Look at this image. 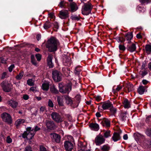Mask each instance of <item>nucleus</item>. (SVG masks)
I'll return each mask as SVG.
<instances>
[{
  "label": "nucleus",
  "instance_id": "1",
  "mask_svg": "<svg viewBox=\"0 0 151 151\" xmlns=\"http://www.w3.org/2000/svg\"><path fill=\"white\" fill-rule=\"evenodd\" d=\"M59 45L58 41L54 37H51L47 41L46 47L50 52L56 51L57 49L58 46Z\"/></svg>",
  "mask_w": 151,
  "mask_h": 151
},
{
  "label": "nucleus",
  "instance_id": "2",
  "mask_svg": "<svg viewBox=\"0 0 151 151\" xmlns=\"http://www.w3.org/2000/svg\"><path fill=\"white\" fill-rule=\"evenodd\" d=\"M58 87L59 91L63 93H68L71 91V83H68L65 85L60 83L58 84Z\"/></svg>",
  "mask_w": 151,
  "mask_h": 151
},
{
  "label": "nucleus",
  "instance_id": "3",
  "mask_svg": "<svg viewBox=\"0 0 151 151\" xmlns=\"http://www.w3.org/2000/svg\"><path fill=\"white\" fill-rule=\"evenodd\" d=\"M92 9V6L91 3H84L82 8V13L83 15H87L91 13Z\"/></svg>",
  "mask_w": 151,
  "mask_h": 151
},
{
  "label": "nucleus",
  "instance_id": "4",
  "mask_svg": "<svg viewBox=\"0 0 151 151\" xmlns=\"http://www.w3.org/2000/svg\"><path fill=\"white\" fill-rule=\"evenodd\" d=\"M26 129V131L23 134L22 137L24 138H26L28 139H31L35 134V132H33V129L29 127H28Z\"/></svg>",
  "mask_w": 151,
  "mask_h": 151
},
{
  "label": "nucleus",
  "instance_id": "5",
  "mask_svg": "<svg viewBox=\"0 0 151 151\" xmlns=\"http://www.w3.org/2000/svg\"><path fill=\"white\" fill-rule=\"evenodd\" d=\"M1 117L3 121L8 124H11L12 122V117L10 114L6 112H4L1 114Z\"/></svg>",
  "mask_w": 151,
  "mask_h": 151
},
{
  "label": "nucleus",
  "instance_id": "6",
  "mask_svg": "<svg viewBox=\"0 0 151 151\" xmlns=\"http://www.w3.org/2000/svg\"><path fill=\"white\" fill-rule=\"evenodd\" d=\"M52 77L56 82L60 81L62 79L61 73L57 70H54L52 72Z\"/></svg>",
  "mask_w": 151,
  "mask_h": 151
},
{
  "label": "nucleus",
  "instance_id": "7",
  "mask_svg": "<svg viewBox=\"0 0 151 151\" xmlns=\"http://www.w3.org/2000/svg\"><path fill=\"white\" fill-rule=\"evenodd\" d=\"M51 115L52 119L57 122H60L63 121V119L60 115L56 112L52 113Z\"/></svg>",
  "mask_w": 151,
  "mask_h": 151
},
{
  "label": "nucleus",
  "instance_id": "8",
  "mask_svg": "<svg viewBox=\"0 0 151 151\" xmlns=\"http://www.w3.org/2000/svg\"><path fill=\"white\" fill-rule=\"evenodd\" d=\"M105 140L102 135H99L96 137L95 139V142L96 145H100L104 143Z\"/></svg>",
  "mask_w": 151,
  "mask_h": 151
},
{
  "label": "nucleus",
  "instance_id": "9",
  "mask_svg": "<svg viewBox=\"0 0 151 151\" xmlns=\"http://www.w3.org/2000/svg\"><path fill=\"white\" fill-rule=\"evenodd\" d=\"M50 136L53 141H54L57 143H59L60 142L61 137L59 134L53 133L50 134Z\"/></svg>",
  "mask_w": 151,
  "mask_h": 151
},
{
  "label": "nucleus",
  "instance_id": "10",
  "mask_svg": "<svg viewBox=\"0 0 151 151\" xmlns=\"http://www.w3.org/2000/svg\"><path fill=\"white\" fill-rule=\"evenodd\" d=\"M64 144L65 149L67 151H71L73 148V145L71 142L65 141Z\"/></svg>",
  "mask_w": 151,
  "mask_h": 151
},
{
  "label": "nucleus",
  "instance_id": "11",
  "mask_svg": "<svg viewBox=\"0 0 151 151\" xmlns=\"http://www.w3.org/2000/svg\"><path fill=\"white\" fill-rule=\"evenodd\" d=\"M45 124L48 129L53 130L55 128V124L52 121L46 120L45 121Z\"/></svg>",
  "mask_w": 151,
  "mask_h": 151
},
{
  "label": "nucleus",
  "instance_id": "12",
  "mask_svg": "<svg viewBox=\"0 0 151 151\" xmlns=\"http://www.w3.org/2000/svg\"><path fill=\"white\" fill-rule=\"evenodd\" d=\"M68 16V12L67 10L61 11L60 12V17L62 19H65Z\"/></svg>",
  "mask_w": 151,
  "mask_h": 151
},
{
  "label": "nucleus",
  "instance_id": "13",
  "mask_svg": "<svg viewBox=\"0 0 151 151\" xmlns=\"http://www.w3.org/2000/svg\"><path fill=\"white\" fill-rule=\"evenodd\" d=\"M63 64L65 66H70L71 63L70 58L69 57L68 58L67 57H65L63 60Z\"/></svg>",
  "mask_w": 151,
  "mask_h": 151
},
{
  "label": "nucleus",
  "instance_id": "14",
  "mask_svg": "<svg viewBox=\"0 0 151 151\" xmlns=\"http://www.w3.org/2000/svg\"><path fill=\"white\" fill-rule=\"evenodd\" d=\"M52 55L49 54L48 55L47 58V65L50 68H52L53 67V65L52 62Z\"/></svg>",
  "mask_w": 151,
  "mask_h": 151
},
{
  "label": "nucleus",
  "instance_id": "15",
  "mask_svg": "<svg viewBox=\"0 0 151 151\" xmlns=\"http://www.w3.org/2000/svg\"><path fill=\"white\" fill-rule=\"evenodd\" d=\"M1 85L4 91L9 92L10 91L11 88L10 85H5L4 82H3L1 83Z\"/></svg>",
  "mask_w": 151,
  "mask_h": 151
},
{
  "label": "nucleus",
  "instance_id": "16",
  "mask_svg": "<svg viewBox=\"0 0 151 151\" xmlns=\"http://www.w3.org/2000/svg\"><path fill=\"white\" fill-rule=\"evenodd\" d=\"M111 104H101L98 107L99 110L109 109Z\"/></svg>",
  "mask_w": 151,
  "mask_h": 151
},
{
  "label": "nucleus",
  "instance_id": "17",
  "mask_svg": "<svg viewBox=\"0 0 151 151\" xmlns=\"http://www.w3.org/2000/svg\"><path fill=\"white\" fill-rule=\"evenodd\" d=\"M101 123L103 126L109 127L110 126V121L107 119H103Z\"/></svg>",
  "mask_w": 151,
  "mask_h": 151
},
{
  "label": "nucleus",
  "instance_id": "18",
  "mask_svg": "<svg viewBox=\"0 0 151 151\" xmlns=\"http://www.w3.org/2000/svg\"><path fill=\"white\" fill-rule=\"evenodd\" d=\"M114 142H116L119 140L121 139L119 134L117 133H114L112 138Z\"/></svg>",
  "mask_w": 151,
  "mask_h": 151
},
{
  "label": "nucleus",
  "instance_id": "19",
  "mask_svg": "<svg viewBox=\"0 0 151 151\" xmlns=\"http://www.w3.org/2000/svg\"><path fill=\"white\" fill-rule=\"evenodd\" d=\"M127 113L122 112L119 116L121 120L122 121H125L127 119V117L126 116Z\"/></svg>",
  "mask_w": 151,
  "mask_h": 151
},
{
  "label": "nucleus",
  "instance_id": "20",
  "mask_svg": "<svg viewBox=\"0 0 151 151\" xmlns=\"http://www.w3.org/2000/svg\"><path fill=\"white\" fill-rule=\"evenodd\" d=\"M49 84L48 82H45L43 83L42 86V88L43 90L47 91L49 88Z\"/></svg>",
  "mask_w": 151,
  "mask_h": 151
},
{
  "label": "nucleus",
  "instance_id": "21",
  "mask_svg": "<svg viewBox=\"0 0 151 151\" xmlns=\"http://www.w3.org/2000/svg\"><path fill=\"white\" fill-rule=\"evenodd\" d=\"M145 90V87L140 86L137 89V91L139 93L140 95L143 94Z\"/></svg>",
  "mask_w": 151,
  "mask_h": 151
},
{
  "label": "nucleus",
  "instance_id": "22",
  "mask_svg": "<svg viewBox=\"0 0 151 151\" xmlns=\"http://www.w3.org/2000/svg\"><path fill=\"white\" fill-rule=\"evenodd\" d=\"M90 127L96 131H98L99 129V125L97 123H91L90 124Z\"/></svg>",
  "mask_w": 151,
  "mask_h": 151
},
{
  "label": "nucleus",
  "instance_id": "23",
  "mask_svg": "<svg viewBox=\"0 0 151 151\" xmlns=\"http://www.w3.org/2000/svg\"><path fill=\"white\" fill-rule=\"evenodd\" d=\"M50 91L53 93L57 94L59 93L58 90L54 85L51 86L50 88Z\"/></svg>",
  "mask_w": 151,
  "mask_h": 151
},
{
  "label": "nucleus",
  "instance_id": "24",
  "mask_svg": "<svg viewBox=\"0 0 151 151\" xmlns=\"http://www.w3.org/2000/svg\"><path fill=\"white\" fill-rule=\"evenodd\" d=\"M71 11L72 12H74L76 11L78 8L76 4L74 3H71L70 4Z\"/></svg>",
  "mask_w": 151,
  "mask_h": 151
},
{
  "label": "nucleus",
  "instance_id": "25",
  "mask_svg": "<svg viewBox=\"0 0 151 151\" xmlns=\"http://www.w3.org/2000/svg\"><path fill=\"white\" fill-rule=\"evenodd\" d=\"M65 96H58L57 101L58 104H62L63 103V101L65 99Z\"/></svg>",
  "mask_w": 151,
  "mask_h": 151
},
{
  "label": "nucleus",
  "instance_id": "26",
  "mask_svg": "<svg viewBox=\"0 0 151 151\" xmlns=\"http://www.w3.org/2000/svg\"><path fill=\"white\" fill-rule=\"evenodd\" d=\"M133 37L132 33H130L127 34L125 36V38L126 40L128 41V42L129 43L130 42V40Z\"/></svg>",
  "mask_w": 151,
  "mask_h": 151
},
{
  "label": "nucleus",
  "instance_id": "27",
  "mask_svg": "<svg viewBox=\"0 0 151 151\" xmlns=\"http://www.w3.org/2000/svg\"><path fill=\"white\" fill-rule=\"evenodd\" d=\"M25 121V120L24 119H19L16 121L15 124L17 127H18L24 123Z\"/></svg>",
  "mask_w": 151,
  "mask_h": 151
},
{
  "label": "nucleus",
  "instance_id": "28",
  "mask_svg": "<svg viewBox=\"0 0 151 151\" xmlns=\"http://www.w3.org/2000/svg\"><path fill=\"white\" fill-rule=\"evenodd\" d=\"M136 49V46L134 44H132V45L128 47V50L130 52H132L134 51Z\"/></svg>",
  "mask_w": 151,
  "mask_h": 151
},
{
  "label": "nucleus",
  "instance_id": "29",
  "mask_svg": "<svg viewBox=\"0 0 151 151\" xmlns=\"http://www.w3.org/2000/svg\"><path fill=\"white\" fill-rule=\"evenodd\" d=\"M127 88L129 92L132 91L134 90L133 85L130 83H129L127 84Z\"/></svg>",
  "mask_w": 151,
  "mask_h": 151
},
{
  "label": "nucleus",
  "instance_id": "30",
  "mask_svg": "<svg viewBox=\"0 0 151 151\" xmlns=\"http://www.w3.org/2000/svg\"><path fill=\"white\" fill-rule=\"evenodd\" d=\"M52 25V24L48 21L46 22L44 24L43 27L45 29L49 28Z\"/></svg>",
  "mask_w": 151,
  "mask_h": 151
},
{
  "label": "nucleus",
  "instance_id": "31",
  "mask_svg": "<svg viewBox=\"0 0 151 151\" xmlns=\"http://www.w3.org/2000/svg\"><path fill=\"white\" fill-rule=\"evenodd\" d=\"M110 147L108 145H105L101 147V150L102 151H109Z\"/></svg>",
  "mask_w": 151,
  "mask_h": 151
},
{
  "label": "nucleus",
  "instance_id": "32",
  "mask_svg": "<svg viewBox=\"0 0 151 151\" xmlns=\"http://www.w3.org/2000/svg\"><path fill=\"white\" fill-rule=\"evenodd\" d=\"M65 99L67 104H71L72 103V100L69 96H65Z\"/></svg>",
  "mask_w": 151,
  "mask_h": 151
},
{
  "label": "nucleus",
  "instance_id": "33",
  "mask_svg": "<svg viewBox=\"0 0 151 151\" xmlns=\"http://www.w3.org/2000/svg\"><path fill=\"white\" fill-rule=\"evenodd\" d=\"M109 110H110V112L113 114H116L117 111L116 109L115 108L113 107L112 104H111Z\"/></svg>",
  "mask_w": 151,
  "mask_h": 151
},
{
  "label": "nucleus",
  "instance_id": "34",
  "mask_svg": "<svg viewBox=\"0 0 151 151\" xmlns=\"http://www.w3.org/2000/svg\"><path fill=\"white\" fill-rule=\"evenodd\" d=\"M27 84L29 86H33L34 85V81L32 79H29L27 81Z\"/></svg>",
  "mask_w": 151,
  "mask_h": 151
},
{
  "label": "nucleus",
  "instance_id": "35",
  "mask_svg": "<svg viewBox=\"0 0 151 151\" xmlns=\"http://www.w3.org/2000/svg\"><path fill=\"white\" fill-rule=\"evenodd\" d=\"M137 10L139 12H144L145 10V9L144 8L143 6L142 5H141L137 7Z\"/></svg>",
  "mask_w": 151,
  "mask_h": 151
},
{
  "label": "nucleus",
  "instance_id": "36",
  "mask_svg": "<svg viewBox=\"0 0 151 151\" xmlns=\"http://www.w3.org/2000/svg\"><path fill=\"white\" fill-rule=\"evenodd\" d=\"M24 72L22 71L17 75L16 77V78L18 80H20L22 78L24 75Z\"/></svg>",
  "mask_w": 151,
  "mask_h": 151
},
{
  "label": "nucleus",
  "instance_id": "37",
  "mask_svg": "<svg viewBox=\"0 0 151 151\" xmlns=\"http://www.w3.org/2000/svg\"><path fill=\"white\" fill-rule=\"evenodd\" d=\"M134 136L135 138H136L138 139H139L140 138H143L144 137L143 135L137 133H134Z\"/></svg>",
  "mask_w": 151,
  "mask_h": 151
},
{
  "label": "nucleus",
  "instance_id": "38",
  "mask_svg": "<svg viewBox=\"0 0 151 151\" xmlns=\"http://www.w3.org/2000/svg\"><path fill=\"white\" fill-rule=\"evenodd\" d=\"M122 88V86H117V87L116 88V89H115L114 87L113 89V92L115 93L117 91H118L120 90Z\"/></svg>",
  "mask_w": 151,
  "mask_h": 151
},
{
  "label": "nucleus",
  "instance_id": "39",
  "mask_svg": "<svg viewBox=\"0 0 151 151\" xmlns=\"http://www.w3.org/2000/svg\"><path fill=\"white\" fill-rule=\"evenodd\" d=\"M70 18L74 21H78L79 19V17L76 15H72Z\"/></svg>",
  "mask_w": 151,
  "mask_h": 151
},
{
  "label": "nucleus",
  "instance_id": "40",
  "mask_svg": "<svg viewBox=\"0 0 151 151\" xmlns=\"http://www.w3.org/2000/svg\"><path fill=\"white\" fill-rule=\"evenodd\" d=\"M110 133L111 131H110L106 132L104 134V137L106 138H107L111 136Z\"/></svg>",
  "mask_w": 151,
  "mask_h": 151
},
{
  "label": "nucleus",
  "instance_id": "41",
  "mask_svg": "<svg viewBox=\"0 0 151 151\" xmlns=\"http://www.w3.org/2000/svg\"><path fill=\"white\" fill-rule=\"evenodd\" d=\"M146 134L148 136L151 137V128H148L145 131Z\"/></svg>",
  "mask_w": 151,
  "mask_h": 151
},
{
  "label": "nucleus",
  "instance_id": "42",
  "mask_svg": "<svg viewBox=\"0 0 151 151\" xmlns=\"http://www.w3.org/2000/svg\"><path fill=\"white\" fill-rule=\"evenodd\" d=\"M139 2L142 3L147 4L151 2V0H139Z\"/></svg>",
  "mask_w": 151,
  "mask_h": 151
},
{
  "label": "nucleus",
  "instance_id": "43",
  "mask_svg": "<svg viewBox=\"0 0 151 151\" xmlns=\"http://www.w3.org/2000/svg\"><path fill=\"white\" fill-rule=\"evenodd\" d=\"M145 49L147 51L151 52V45H146L145 46Z\"/></svg>",
  "mask_w": 151,
  "mask_h": 151
},
{
  "label": "nucleus",
  "instance_id": "44",
  "mask_svg": "<svg viewBox=\"0 0 151 151\" xmlns=\"http://www.w3.org/2000/svg\"><path fill=\"white\" fill-rule=\"evenodd\" d=\"M81 71V70L79 69L77 67H75L74 70L75 73L76 75H79L80 73V72Z\"/></svg>",
  "mask_w": 151,
  "mask_h": 151
},
{
  "label": "nucleus",
  "instance_id": "45",
  "mask_svg": "<svg viewBox=\"0 0 151 151\" xmlns=\"http://www.w3.org/2000/svg\"><path fill=\"white\" fill-rule=\"evenodd\" d=\"M30 90L35 93L37 91V89L36 87L32 86L31 87L30 89Z\"/></svg>",
  "mask_w": 151,
  "mask_h": 151
},
{
  "label": "nucleus",
  "instance_id": "46",
  "mask_svg": "<svg viewBox=\"0 0 151 151\" xmlns=\"http://www.w3.org/2000/svg\"><path fill=\"white\" fill-rule=\"evenodd\" d=\"M139 73L140 75L143 77L147 74V72L146 71H140Z\"/></svg>",
  "mask_w": 151,
  "mask_h": 151
},
{
  "label": "nucleus",
  "instance_id": "47",
  "mask_svg": "<svg viewBox=\"0 0 151 151\" xmlns=\"http://www.w3.org/2000/svg\"><path fill=\"white\" fill-rule=\"evenodd\" d=\"M75 98L78 101V103H80V101L81 99V96L79 94L77 95L75 97Z\"/></svg>",
  "mask_w": 151,
  "mask_h": 151
},
{
  "label": "nucleus",
  "instance_id": "48",
  "mask_svg": "<svg viewBox=\"0 0 151 151\" xmlns=\"http://www.w3.org/2000/svg\"><path fill=\"white\" fill-rule=\"evenodd\" d=\"M24 151H32L31 147L29 146L26 147Z\"/></svg>",
  "mask_w": 151,
  "mask_h": 151
},
{
  "label": "nucleus",
  "instance_id": "49",
  "mask_svg": "<svg viewBox=\"0 0 151 151\" xmlns=\"http://www.w3.org/2000/svg\"><path fill=\"white\" fill-rule=\"evenodd\" d=\"M119 49L120 50L123 51L125 50V47L124 45H119Z\"/></svg>",
  "mask_w": 151,
  "mask_h": 151
},
{
  "label": "nucleus",
  "instance_id": "50",
  "mask_svg": "<svg viewBox=\"0 0 151 151\" xmlns=\"http://www.w3.org/2000/svg\"><path fill=\"white\" fill-rule=\"evenodd\" d=\"M12 139L10 138L9 136H8L6 138V142L8 143H10L12 142Z\"/></svg>",
  "mask_w": 151,
  "mask_h": 151
},
{
  "label": "nucleus",
  "instance_id": "51",
  "mask_svg": "<svg viewBox=\"0 0 151 151\" xmlns=\"http://www.w3.org/2000/svg\"><path fill=\"white\" fill-rule=\"evenodd\" d=\"M35 56L37 61H39L41 60V55L40 54H37Z\"/></svg>",
  "mask_w": 151,
  "mask_h": 151
},
{
  "label": "nucleus",
  "instance_id": "52",
  "mask_svg": "<svg viewBox=\"0 0 151 151\" xmlns=\"http://www.w3.org/2000/svg\"><path fill=\"white\" fill-rule=\"evenodd\" d=\"M40 151H47L46 148L43 146H40Z\"/></svg>",
  "mask_w": 151,
  "mask_h": 151
},
{
  "label": "nucleus",
  "instance_id": "53",
  "mask_svg": "<svg viewBox=\"0 0 151 151\" xmlns=\"http://www.w3.org/2000/svg\"><path fill=\"white\" fill-rule=\"evenodd\" d=\"M132 103L130 101H129L127 99H125L124 101L123 104H130V103Z\"/></svg>",
  "mask_w": 151,
  "mask_h": 151
},
{
  "label": "nucleus",
  "instance_id": "54",
  "mask_svg": "<svg viewBox=\"0 0 151 151\" xmlns=\"http://www.w3.org/2000/svg\"><path fill=\"white\" fill-rule=\"evenodd\" d=\"M6 62V59H4L3 57H0V63H5Z\"/></svg>",
  "mask_w": 151,
  "mask_h": 151
},
{
  "label": "nucleus",
  "instance_id": "55",
  "mask_svg": "<svg viewBox=\"0 0 151 151\" xmlns=\"http://www.w3.org/2000/svg\"><path fill=\"white\" fill-rule=\"evenodd\" d=\"M40 129V127L37 126H36L35 127V129H33V132H35V134L36 132L39 130Z\"/></svg>",
  "mask_w": 151,
  "mask_h": 151
},
{
  "label": "nucleus",
  "instance_id": "56",
  "mask_svg": "<svg viewBox=\"0 0 151 151\" xmlns=\"http://www.w3.org/2000/svg\"><path fill=\"white\" fill-rule=\"evenodd\" d=\"M17 102L14 100H11L8 101V104H17Z\"/></svg>",
  "mask_w": 151,
  "mask_h": 151
},
{
  "label": "nucleus",
  "instance_id": "57",
  "mask_svg": "<svg viewBox=\"0 0 151 151\" xmlns=\"http://www.w3.org/2000/svg\"><path fill=\"white\" fill-rule=\"evenodd\" d=\"M151 120V116H147L146 119V121L147 123H149Z\"/></svg>",
  "mask_w": 151,
  "mask_h": 151
},
{
  "label": "nucleus",
  "instance_id": "58",
  "mask_svg": "<svg viewBox=\"0 0 151 151\" xmlns=\"http://www.w3.org/2000/svg\"><path fill=\"white\" fill-rule=\"evenodd\" d=\"M14 65H12L9 67V70L10 72L12 71V69L14 68Z\"/></svg>",
  "mask_w": 151,
  "mask_h": 151
},
{
  "label": "nucleus",
  "instance_id": "59",
  "mask_svg": "<svg viewBox=\"0 0 151 151\" xmlns=\"http://www.w3.org/2000/svg\"><path fill=\"white\" fill-rule=\"evenodd\" d=\"M96 100L97 101H99L101 99V97L100 96H95Z\"/></svg>",
  "mask_w": 151,
  "mask_h": 151
},
{
  "label": "nucleus",
  "instance_id": "60",
  "mask_svg": "<svg viewBox=\"0 0 151 151\" xmlns=\"http://www.w3.org/2000/svg\"><path fill=\"white\" fill-rule=\"evenodd\" d=\"M54 26L55 27V28H56L57 29H58V23L56 22H54Z\"/></svg>",
  "mask_w": 151,
  "mask_h": 151
},
{
  "label": "nucleus",
  "instance_id": "61",
  "mask_svg": "<svg viewBox=\"0 0 151 151\" xmlns=\"http://www.w3.org/2000/svg\"><path fill=\"white\" fill-rule=\"evenodd\" d=\"M29 96L27 94L24 95L23 96V98L24 100H27L29 99Z\"/></svg>",
  "mask_w": 151,
  "mask_h": 151
},
{
  "label": "nucleus",
  "instance_id": "62",
  "mask_svg": "<svg viewBox=\"0 0 151 151\" xmlns=\"http://www.w3.org/2000/svg\"><path fill=\"white\" fill-rule=\"evenodd\" d=\"M123 106L125 109H128L131 107L130 104H124Z\"/></svg>",
  "mask_w": 151,
  "mask_h": 151
},
{
  "label": "nucleus",
  "instance_id": "63",
  "mask_svg": "<svg viewBox=\"0 0 151 151\" xmlns=\"http://www.w3.org/2000/svg\"><path fill=\"white\" fill-rule=\"evenodd\" d=\"M123 40V39L122 37H119L117 41L119 42H122L124 41Z\"/></svg>",
  "mask_w": 151,
  "mask_h": 151
},
{
  "label": "nucleus",
  "instance_id": "64",
  "mask_svg": "<svg viewBox=\"0 0 151 151\" xmlns=\"http://www.w3.org/2000/svg\"><path fill=\"white\" fill-rule=\"evenodd\" d=\"M67 117L68 118V120L70 122H72V117H71V116H70L69 115H68Z\"/></svg>",
  "mask_w": 151,
  "mask_h": 151
}]
</instances>
